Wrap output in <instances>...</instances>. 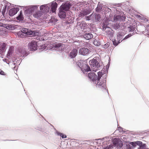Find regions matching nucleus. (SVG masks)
<instances>
[{"instance_id": "35", "label": "nucleus", "mask_w": 149, "mask_h": 149, "mask_svg": "<svg viewBox=\"0 0 149 149\" xmlns=\"http://www.w3.org/2000/svg\"><path fill=\"white\" fill-rule=\"evenodd\" d=\"M73 19L71 18H68V19L66 20L65 22L66 24H70L73 23Z\"/></svg>"}, {"instance_id": "16", "label": "nucleus", "mask_w": 149, "mask_h": 149, "mask_svg": "<svg viewBox=\"0 0 149 149\" xmlns=\"http://www.w3.org/2000/svg\"><path fill=\"white\" fill-rule=\"evenodd\" d=\"M16 25L13 24H5L4 28L10 30H13L16 28Z\"/></svg>"}, {"instance_id": "44", "label": "nucleus", "mask_w": 149, "mask_h": 149, "mask_svg": "<svg viewBox=\"0 0 149 149\" xmlns=\"http://www.w3.org/2000/svg\"><path fill=\"white\" fill-rule=\"evenodd\" d=\"M118 130L120 132H124V131L123 130V128L121 127H118Z\"/></svg>"}, {"instance_id": "12", "label": "nucleus", "mask_w": 149, "mask_h": 149, "mask_svg": "<svg viewBox=\"0 0 149 149\" xmlns=\"http://www.w3.org/2000/svg\"><path fill=\"white\" fill-rule=\"evenodd\" d=\"M38 8L37 5H33L30 6L26 11V13L31 14L33 13L35 10Z\"/></svg>"}, {"instance_id": "22", "label": "nucleus", "mask_w": 149, "mask_h": 149, "mask_svg": "<svg viewBox=\"0 0 149 149\" xmlns=\"http://www.w3.org/2000/svg\"><path fill=\"white\" fill-rule=\"evenodd\" d=\"M95 17V22H100V21L101 17L100 15L98 13H96L94 14Z\"/></svg>"}, {"instance_id": "7", "label": "nucleus", "mask_w": 149, "mask_h": 149, "mask_svg": "<svg viewBox=\"0 0 149 149\" xmlns=\"http://www.w3.org/2000/svg\"><path fill=\"white\" fill-rule=\"evenodd\" d=\"M112 141L113 146L116 147L117 148H120L123 146L122 141L119 138H115Z\"/></svg>"}, {"instance_id": "43", "label": "nucleus", "mask_w": 149, "mask_h": 149, "mask_svg": "<svg viewBox=\"0 0 149 149\" xmlns=\"http://www.w3.org/2000/svg\"><path fill=\"white\" fill-rule=\"evenodd\" d=\"M110 62H109L108 64L106 66V71H107V73L108 72V70L109 68V65H110Z\"/></svg>"}, {"instance_id": "18", "label": "nucleus", "mask_w": 149, "mask_h": 149, "mask_svg": "<svg viewBox=\"0 0 149 149\" xmlns=\"http://www.w3.org/2000/svg\"><path fill=\"white\" fill-rule=\"evenodd\" d=\"M83 37L87 40H89L93 38V35L90 33H86L83 35Z\"/></svg>"}, {"instance_id": "36", "label": "nucleus", "mask_w": 149, "mask_h": 149, "mask_svg": "<svg viewBox=\"0 0 149 149\" xmlns=\"http://www.w3.org/2000/svg\"><path fill=\"white\" fill-rule=\"evenodd\" d=\"M3 0L4 2L3 3H5V4L4 5V6H6V7H8V9L9 8V6L10 5H11L10 3L6 1V0Z\"/></svg>"}, {"instance_id": "24", "label": "nucleus", "mask_w": 149, "mask_h": 149, "mask_svg": "<svg viewBox=\"0 0 149 149\" xmlns=\"http://www.w3.org/2000/svg\"><path fill=\"white\" fill-rule=\"evenodd\" d=\"M124 33L122 32H118L117 34V38L116 39L120 40L121 41V40L122 39L124 36Z\"/></svg>"}, {"instance_id": "34", "label": "nucleus", "mask_w": 149, "mask_h": 149, "mask_svg": "<svg viewBox=\"0 0 149 149\" xmlns=\"http://www.w3.org/2000/svg\"><path fill=\"white\" fill-rule=\"evenodd\" d=\"M45 5H43L40 6V9L41 11L43 13H45L46 12V11H45Z\"/></svg>"}, {"instance_id": "49", "label": "nucleus", "mask_w": 149, "mask_h": 149, "mask_svg": "<svg viewBox=\"0 0 149 149\" xmlns=\"http://www.w3.org/2000/svg\"><path fill=\"white\" fill-rule=\"evenodd\" d=\"M5 24L0 22V27H4Z\"/></svg>"}, {"instance_id": "31", "label": "nucleus", "mask_w": 149, "mask_h": 149, "mask_svg": "<svg viewBox=\"0 0 149 149\" xmlns=\"http://www.w3.org/2000/svg\"><path fill=\"white\" fill-rule=\"evenodd\" d=\"M106 35H107L109 37H112L113 36V33L111 30H107Z\"/></svg>"}, {"instance_id": "10", "label": "nucleus", "mask_w": 149, "mask_h": 149, "mask_svg": "<svg viewBox=\"0 0 149 149\" xmlns=\"http://www.w3.org/2000/svg\"><path fill=\"white\" fill-rule=\"evenodd\" d=\"M54 1L52 3H48V5L51 8L50 13H54L55 12L57 7V3Z\"/></svg>"}, {"instance_id": "30", "label": "nucleus", "mask_w": 149, "mask_h": 149, "mask_svg": "<svg viewBox=\"0 0 149 149\" xmlns=\"http://www.w3.org/2000/svg\"><path fill=\"white\" fill-rule=\"evenodd\" d=\"M99 3H99L97 7L95 9L97 12H99V11L101 10L102 9V6L101 5L99 4Z\"/></svg>"}, {"instance_id": "23", "label": "nucleus", "mask_w": 149, "mask_h": 149, "mask_svg": "<svg viewBox=\"0 0 149 149\" xmlns=\"http://www.w3.org/2000/svg\"><path fill=\"white\" fill-rule=\"evenodd\" d=\"M19 51L21 54V56H23V57L26 56L29 54V53L27 52L24 49L20 50Z\"/></svg>"}, {"instance_id": "13", "label": "nucleus", "mask_w": 149, "mask_h": 149, "mask_svg": "<svg viewBox=\"0 0 149 149\" xmlns=\"http://www.w3.org/2000/svg\"><path fill=\"white\" fill-rule=\"evenodd\" d=\"M125 19L126 17L125 16H122L121 15L114 16V20L115 21L124 22L125 21Z\"/></svg>"}, {"instance_id": "21", "label": "nucleus", "mask_w": 149, "mask_h": 149, "mask_svg": "<svg viewBox=\"0 0 149 149\" xmlns=\"http://www.w3.org/2000/svg\"><path fill=\"white\" fill-rule=\"evenodd\" d=\"M38 33L35 30H28V35H32L35 36L38 35Z\"/></svg>"}, {"instance_id": "40", "label": "nucleus", "mask_w": 149, "mask_h": 149, "mask_svg": "<svg viewBox=\"0 0 149 149\" xmlns=\"http://www.w3.org/2000/svg\"><path fill=\"white\" fill-rule=\"evenodd\" d=\"M113 148V145L110 144L109 146H107L104 148V149H112Z\"/></svg>"}, {"instance_id": "26", "label": "nucleus", "mask_w": 149, "mask_h": 149, "mask_svg": "<svg viewBox=\"0 0 149 149\" xmlns=\"http://www.w3.org/2000/svg\"><path fill=\"white\" fill-rule=\"evenodd\" d=\"M109 24L108 22H104L102 23V30L103 31H105L107 28H110L109 27H108V25Z\"/></svg>"}, {"instance_id": "25", "label": "nucleus", "mask_w": 149, "mask_h": 149, "mask_svg": "<svg viewBox=\"0 0 149 149\" xmlns=\"http://www.w3.org/2000/svg\"><path fill=\"white\" fill-rule=\"evenodd\" d=\"M122 41V40H121V41H120V40H118L117 39H113L112 40L113 45L115 46L118 45Z\"/></svg>"}, {"instance_id": "17", "label": "nucleus", "mask_w": 149, "mask_h": 149, "mask_svg": "<svg viewBox=\"0 0 149 149\" xmlns=\"http://www.w3.org/2000/svg\"><path fill=\"white\" fill-rule=\"evenodd\" d=\"M90 13L89 10H83L80 12L79 13V16L82 17L85 15L89 14Z\"/></svg>"}, {"instance_id": "15", "label": "nucleus", "mask_w": 149, "mask_h": 149, "mask_svg": "<svg viewBox=\"0 0 149 149\" xmlns=\"http://www.w3.org/2000/svg\"><path fill=\"white\" fill-rule=\"evenodd\" d=\"M78 53V51L76 49H73L69 54V56L71 58H75Z\"/></svg>"}, {"instance_id": "27", "label": "nucleus", "mask_w": 149, "mask_h": 149, "mask_svg": "<svg viewBox=\"0 0 149 149\" xmlns=\"http://www.w3.org/2000/svg\"><path fill=\"white\" fill-rule=\"evenodd\" d=\"M13 52V49L11 48H10L9 49V50L8 52V53L7 54L6 56V58H9L10 56L12 55Z\"/></svg>"}, {"instance_id": "11", "label": "nucleus", "mask_w": 149, "mask_h": 149, "mask_svg": "<svg viewBox=\"0 0 149 149\" xmlns=\"http://www.w3.org/2000/svg\"><path fill=\"white\" fill-rule=\"evenodd\" d=\"M90 50L85 47L81 48L79 50V54L83 56H85L89 53Z\"/></svg>"}, {"instance_id": "9", "label": "nucleus", "mask_w": 149, "mask_h": 149, "mask_svg": "<svg viewBox=\"0 0 149 149\" xmlns=\"http://www.w3.org/2000/svg\"><path fill=\"white\" fill-rule=\"evenodd\" d=\"M64 44L60 43H56L53 44L52 46V49L56 51H62L64 49L63 45Z\"/></svg>"}, {"instance_id": "32", "label": "nucleus", "mask_w": 149, "mask_h": 149, "mask_svg": "<svg viewBox=\"0 0 149 149\" xmlns=\"http://www.w3.org/2000/svg\"><path fill=\"white\" fill-rule=\"evenodd\" d=\"M128 28L129 29V31L130 32H132L134 31L135 29V25L134 26L132 25H130Z\"/></svg>"}, {"instance_id": "33", "label": "nucleus", "mask_w": 149, "mask_h": 149, "mask_svg": "<svg viewBox=\"0 0 149 149\" xmlns=\"http://www.w3.org/2000/svg\"><path fill=\"white\" fill-rule=\"evenodd\" d=\"M29 29L25 28H23L22 29L21 32L23 33L28 35Z\"/></svg>"}, {"instance_id": "1", "label": "nucleus", "mask_w": 149, "mask_h": 149, "mask_svg": "<svg viewBox=\"0 0 149 149\" xmlns=\"http://www.w3.org/2000/svg\"><path fill=\"white\" fill-rule=\"evenodd\" d=\"M105 73L102 70H101V72H99L97 73L98 78H99V82L97 83V88L103 91H106L108 93L106 86L107 76Z\"/></svg>"}, {"instance_id": "50", "label": "nucleus", "mask_w": 149, "mask_h": 149, "mask_svg": "<svg viewBox=\"0 0 149 149\" xmlns=\"http://www.w3.org/2000/svg\"><path fill=\"white\" fill-rule=\"evenodd\" d=\"M90 19V17L89 16H86V20H89Z\"/></svg>"}, {"instance_id": "37", "label": "nucleus", "mask_w": 149, "mask_h": 149, "mask_svg": "<svg viewBox=\"0 0 149 149\" xmlns=\"http://www.w3.org/2000/svg\"><path fill=\"white\" fill-rule=\"evenodd\" d=\"M50 10V6H49L48 4L45 5V11L46 12L45 13H47L49 12Z\"/></svg>"}, {"instance_id": "5", "label": "nucleus", "mask_w": 149, "mask_h": 149, "mask_svg": "<svg viewBox=\"0 0 149 149\" xmlns=\"http://www.w3.org/2000/svg\"><path fill=\"white\" fill-rule=\"evenodd\" d=\"M100 59L99 57L96 56L89 62L91 68H95L97 70L100 67Z\"/></svg>"}, {"instance_id": "8", "label": "nucleus", "mask_w": 149, "mask_h": 149, "mask_svg": "<svg viewBox=\"0 0 149 149\" xmlns=\"http://www.w3.org/2000/svg\"><path fill=\"white\" fill-rule=\"evenodd\" d=\"M29 49L31 51H35L37 49V42L34 41L29 42L28 45Z\"/></svg>"}, {"instance_id": "19", "label": "nucleus", "mask_w": 149, "mask_h": 149, "mask_svg": "<svg viewBox=\"0 0 149 149\" xmlns=\"http://www.w3.org/2000/svg\"><path fill=\"white\" fill-rule=\"evenodd\" d=\"M16 19L17 21H19V22L20 21H23L24 20V17L22 10L20 11L19 14L16 17Z\"/></svg>"}, {"instance_id": "52", "label": "nucleus", "mask_w": 149, "mask_h": 149, "mask_svg": "<svg viewBox=\"0 0 149 149\" xmlns=\"http://www.w3.org/2000/svg\"><path fill=\"white\" fill-rule=\"evenodd\" d=\"M1 5H2V6H3V4H1Z\"/></svg>"}, {"instance_id": "47", "label": "nucleus", "mask_w": 149, "mask_h": 149, "mask_svg": "<svg viewBox=\"0 0 149 149\" xmlns=\"http://www.w3.org/2000/svg\"><path fill=\"white\" fill-rule=\"evenodd\" d=\"M0 74L2 75H5L4 72L1 70H0Z\"/></svg>"}, {"instance_id": "41", "label": "nucleus", "mask_w": 149, "mask_h": 149, "mask_svg": "<svg viewBox=\"0 0 149 149\" xmlns=\"http://www.w3.org/2000/svg\"><path fill=\"white\" fill-rule=\"evenodd\" d=\"M6 6H4V7H3V9L2 11V14L3 15H5V12L6 11Z\"/></svg>"}, {"instance_id": "53", "label": "nucleus", "mask_w": 149, "mask_h": 149, "mask_svg": "<svg viewBox=\"0 0 149 149\" xmlns=\"http://www.w3.org/2000/svg\"><path fill=\"white\" fill-rule=\"evenodd\" d=\"M148 36H149V34H148Z\"/></svg>"}, {"instance_id": "3", "label": "nucleus", "mask_w": 149, "mask_h": 149, "mask_svg": "<svg viewBox=\"0 0 149 149\" xmlns=\"http://www.w3.org/2000/svg\"><path fill=\"white\" fill-rule=\"evenodd\" d=\"M126 149H132L133 148L135 147L136 145L139 146L137 149H149L146 148V144L143 143L140 141L132 142L128 141L126 142Z\"/></svg>"}, {"instance_id": "28", "label": "nucleus", "mask_w": 149, "mask_h": 149, "mask_svg": "<svg viewBox=\"0 0 149 149\" xmlns=\"http://www.w3.org/2000/svg\"><path fill=\"white\" fill-rule=\"evenodd\" d=\"M94 45L96 46H98L100 45L101 43L99 40L95 39L93 42Z\"/></svg>"}, {"instance_id": "38", "label": "nucleus", "mask_w": 149, "mask_h": 149, "mask_svg": "<svg viewBox=\"0 0 149 149\" xmlns=\"http://www.w3.org/2000/svg\"><path fill=\"white\" fill-rule=\"evenodd\" d=\"M113 27V28L114 29H115L116 30H117V29H118L120 27V26L119 24H118V23H116L115 24H114Z\"/></svg>"}, {"instance_id": "45", "label": "nucleus", "mask_w": 149, "mask_h": 149, "mask_svg": "<svg viewBox=\"0 0 149 149\" xmlns=\"http://www.w3.org/2000/svg\"><path fill=\"white\" fill-rule=\"evenodd\" d=\"M3 61L6 62L8 64H9V61H8V59L6 58H4L3 59Z\"/></svg>"}, {"instance_id": "46", "label": "nucleus", "mask_w": 149, "mask_h": 149, "mask_svg": "<svg viewBox=\"0 0 149 149\" xmlns=\"http://www.w3.org/2000/svg\"><path fill=\"white\" fill-rule=\"evenodd\" d=\"M129 2H128L127 1L126 2V3H123L121 4V6H125V5H126V4H127H127L129 5Z\"/></svg>"}, {"instance_id": "14", "label": "nucleus", "mask_w": 149, "mask_h": 149, "mask_svg": "<svg viewBox=\"0 0 149 149\" xmlns=\"http://www.w3.org/2000/svg\"><path fill=\"white\" fill-rule=\"evenodd\" d=\"M19 10V8H12L9 10V15L11 17L13 16L16 14Z\"/></svg>"}, {"instance_id": "39", "label": "nucleus", "mask_w": 149, "mask_h": 149, "mask_svg": "<svg viewBox=\"0 0 149 149\" xmlns=\"http://www.w3.org/2000/svg\"><path fill=\"white\" fill-rule=\"evenodd\" d=\"M133 35V33H132V34H131V33L129 34L128 35H127L126 36H125L123 38V40H126V39H128V38H129L130 37H131Z\"/></svg>"}, {"instance_id": "48", "label": "nucleus", "mask_w": 149, "mask_h": 149, "mask_svg": "<svg viewBox=\"0 0 149 149\" xmlns=\"http://www.w3.org/2000/svg\"><path fill=\"white\" fill-rule=\"evenodd\" d=\"M107 137H104V138H102V139H95V140L96 141H98V140H102H102H104L105 138H106V139H107Z\"/></svg>"}, {"instance_id": "51", "label": "nucleus", "mask_w": 149, "mask_h": 149, "mask_svg": "<svg viewBox=\"0 0 149 149\" xmlns=\"http://www.w3.org/2000/svg\"><path fill=\"white\" fill-rule=\"evenodd\" d=\"M57 1V2H59V1H60L59 0H56Z\"/></svg>"}, {"instance_id": "42", "label": "nucleus", "mask_w": 149, "mask_h": 149, "mask_svg": "<svg viewBox=\"0 0 149 149\" xmlns=\"http://www.w3.org/2000/svg\"><path fill=\"white\" fill-rule=\"evenodd\" d=\"M110 43L109 42H107L104 45V48L106 49L108 48L110 45Z\"/></svg>"}, {"instance_id": "29", "label": "nucleus", "mask_w": 149, "mask_h": 149, "mask_svg": "<svg viewBox=\"0 0 149 149\" xmlns=\"http://www.w3.org/2000/svg\"><path fill=\"white\" fill-rule=\"evenodd\" d=\"M56 133L58 136H60L62 139L67 138V136L66 135L62 133L58 132L57 130L56 131Z\"/></svg>"}, {"instance_id": "2", "label": "nucleus", "mask_w": 149, "mask_h": 149, "mask_svg": "<svg viewBox=\"0 0 149 149\" xmlns=\"http://www.w3.org/2000/svg\"><path fill=\"white\" fill-rule=\"evenodd\" d=\"M71 7L69 3H63L59 8L58 14L59 17L61 19L66 18V12Z\"/></svg>"}, {"instance_id": "6", "label": "nucleus", "mask_w": 149, "mask_h": 149, "mask_svg": "<svg viewBox=\"0 0 149 149\" xmlns=\"http://www.w3.org/2000/svg\"><path fill=\"white\" fill-rule=\"evenodd\" d=\"M88 77L90 79L94 85L97 88V83L99 82V78L97 76L94 72H90L88 74Z\"/></svg>"}, {"instance_id": "20", "label": "nucleus", "mask_w": 149, "mask_h": 149, "mask_svg": "<svg viewBox=\"0 0 149 149\" xmlns=\"http://www.w3.org/2000/svg\"><path fill=\"white\" fill-rule=\"evenodd\" d=\"M6 44L4 42L2 43L0 42V50L2 52H4L6 51Z\"/></svg>"}, {"instance_id": "4", "label": "nucleus", "mask_w": 149, "mask_h": 149, "mask_svg": "<svg viewBox=\"0 0 149 149\" xmlns=\"http://www.w3.org/2000/svg\"><path fill=\"white\" fill-rule=\"evenodd\" d=\"M74 63L78 66L84 73L91 71V69L88 65L86 63L85 61L83 60H79L74 61Z\"/></svg>"}]
</instances>
